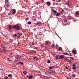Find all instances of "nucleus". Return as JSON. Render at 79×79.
<instances>
[{
    "label": "nucleus",
    "instance_id": "1",
    "mask_svg": "<svg viewBox=\"0 0 79 79\" xmlns=\"http://www.w3.org/2000/svg\"><path fill=\"white\" fill-rule=\"evenodd\" d=\"M20 27L19 26H17L15 28V29L16 31H18V30H19Z\"/></svg>",
    "mask_w": 79,
    "mask_h": 79
},
{
    "label": "nucleus",
    "instance_id": "2",
    "mask_svg": "<svg viewBox=\"0 0 79 79\" xmlns=\"http://www.w3.org/2000/svg\"><path fill=\"white\" fill-rule=\"evenodd\" d=\"M45 73L46 75H48V74H52V73L49 71H47L45 72Z\"/></svg>",
    "mask_w": 79,
    "mask_h": 79
},
{
    "label": "nucleus",
    "instance_id": "3",
    "mask_svg": "<svg viewBox=\"0 0 79 79\" xmlns=\"http://www.w3.org/2000/svg\"><path fill=\"white\" fill-rule=\"evenodd\" d=\"M16 10H15V9H12V13H13V15H15V13H16Z\"/></svg>",
    "mask_w": 79,
    "mask_h": 79
},
{
    "label": "nucleus",
    "instance_id": "4",
    "mask_svg": "<svg viewBox=\"0 0 79 79\" xmlns=\"http://www.w3.org/2000/svg\"><path fill=\"white\" fill-rule=\"evenodd\" d=\"M64 58V56L63 55H60L59 57L60 59H62Z\"/></svg>",
    "mask_w": 79,
    "mask_h": 79
},
{
    "label": "nucleus",
    "instance_id": "5",
    "mask_svg": "<svg viewBox=\"0 0 79 79\" xmlns=\"http://www.w3.org/2000/svg\"><path fill=\"white\" fill-rule=\"evenodd\" d=\"M21 58V56L19 55H17L15 56V58H16L17 59H18V58Z\"/></svg>",
    "mask_w": 79,
    "mask_h": 79
},
{
    "label": "nucleus",
    "instance_id": "6",
    "mask_svg": "<svg viewBox=\"0 0 79 79\" xmlns=\"http://www.w3.org/2000/svg\"><path fill=\"white\" fill-rule=\"evenodd\" d=\"M72 53H73V54H76L77 52L76 50H73L72 51Z\"/></svg>",
    "mask_w": 79,
    "mask_h": 79
},
{
    "label": "nucleus",
    "instance_id": "7",
    "mask_svg": "<svg viewBox=\"0 0 79 79\" xmlns=\"http://www.w3.org/2000/svg\"><path fill=\"white\" fill-rule=\"evenodd\" d=\"M19 63H20V61H19V60H18L16 62V64H18Z\"/></svg>",
    "mask_w": 79,
    "mask_h": 79
},
{
    "label": "nucleus",
    "instance_id": "8",
    "mask_svg": "<svg viewBox=\"0 0 79 79\" xmlns=\"http://www.w3.org/2000/svg\"><path fill=\"white\" fill-rule=\"evenodd\" d=\"M46 3L47 5H51V2H46Z\"/></svg>",
    "mask_w": 79,
    "mask_h": 79
},
{
    "label": "nucleus",
    "instance_id": "9",
    "mask_svg": "<svg viewBox=\"0 0 79 79\" xmlns=\"http://www.w3.org/2000/svg\"><path fill=\"white\" fill-rule=\"evenodd\" d=\"M52 11H53V13H55L56 14L57 13V12L56 11V10H54L53 9L52 10Z\"/></svg>",
    "mask_w": 79,
    "mask_h": 79
},
{
    "label": "nucleus",
    "instance_id": "10",
    "mask_svg": "<svg viewBox=\"0 0 79 79\" xmlns=\"http://www.w3.org/2000/svg\"><path fill=\"white\" fill-rule=\"evenodd\" d=\"M42 24V23L41 22H38L36 24V25L37 26H40Z\"/></svg>",
    "mask_w": 79,
    "mask_h": 79
},
{
    "label": "nucleus",
    "instance_id": "11",
    "mask_svg": "<svg viewBox=\"0 0 79 79\" xmlns=\"http://www.w3.org/2000/svg\"><path fill=\"white\" fill-rule=\"evenodd\" d=\"M8 28L9 30H11V28H12V27L11 25H9L8 26Z\"/></svg>",
    "mask_w": 79,
    "mask_h": 79
},
{
    "label": "nucleus",
    "instance_id": "12",
    "mask_svg": "<svg viewBox=\"0 0 79 79\" xmlns=\"http://www.w3.org/2000/svg\"><path fill=\"white\" fill-rule=\"evenodd\" d=\"M33 77V76L32 75H30L29 76V77L28 78V79H31Z\"/></svg>",
    "mask_w": 79,
    "mask_h": 79
},
{
    "label": "nucleus",
    "instance_id": "13",
    "mask_svg": "<svg viewBox=\"0 0 79 79\" xmlns=\"http://www.w3.org/2000/svg\"><path fill=\"white\" fill-rule=\"evenodd\" d=\"M61 15V14L59 13H58L56 15V16H60Z\"/></svg>",
    "mask_w": 79,
    "mask_h": 79
},
{
    "label": "nucleus",
    "instance_id": "14",
    "mask_svg": "<svg viewBox=\"0 0 79 79\" xmlns=\"http://www.w3.org/2000/svg\"><path fill=\"white\" fill-rule=\"evenodd\" d=\"M16 26L17 25H16L13 26L12 27V29H15L16 27Z\"/></svg>",
    "mask_w": 79,
    "mask_h": 79
},
{
    "label": "nucleus",
    "instance_id": "15",
    "mask_svg": "<svg viewBox=\"0 0 79 79\" xmlns=\"http://www.w3.org/2000/svg\"><path fill=\"white\" fill-rule=\"evenodd\" d=\"M75 15H79V12L78 11H77L75 12Z\"/></svg>",
    "mask_w": 79,
    "mask_h": 79
},
{
    "label": "nucleus",
    "instance_id": "16",
    "mask_svg": "<svg viewBox=\"0 0 79 79\" xmlns=\"http://www.w3.org/2000/svg\"><path fill=\"white\" fill-rule=\"evenodd\" d=\"M52 74H55V72L53 70H52L51 71V73Z\"/></svg>",
    "mask_w": 79,
    "mask_h": 79
},
{
    "label": "nucleus",
    "instance_id": "17",
    "mask_svg": "<svg viewBox=\"0 0 79 79\" xmlns=\"http://www.w3.org/2000/svg\"><path fill=\"white\" fill-rule=\"evenodd\" d=\"M33 60H38V58L36 57H34L33 58Z\"/></svg>",
    "mask_w": 79,
    "mask_h": 79
},
{
    "label": "nucleus",
    "instance_id": "18",
    "mask_svg": "<svg viewBox=\"0 0 79 79\" xmlns=\"http://www.w3.org/2000/svg\"><path fill=\"white\" fill-rule=\"evenodd\" d=\"M59 51H60L61 50H62V48L61 47H60L59 48V50H58Z\"/></svg>",
    "mask_w": 79,
    "mask_h": 79
},
{
    "label": "nucleus",
    "instance_id": "19",
    "mask_svg": "<svg viewBox=\"0 0 79 79\" xmlns=\"http://www.w3.org/2000/svg\"><path fill=\"white\" fill-rule=\"evenodd\" d=\"M45 45H48V41H46Z\"/></svg>",
    "mask_w": 79,
    "mask_h": 79
},
{
    "label": "nucleus",
    "instance_id": "20",
    "mask_svg": "<svg viewBox=\"0 0 79 79\" xmlns=\"http://www.w3.org/2000/svg\"><path fill=\"white\" fill-rule=\"evenodd\" d=\"M10 42L12 43V42H13V40H12V39H10L9 40Z\"/></svg>",
    "mask_w": 79,
    "mask_h": 79
},
{
    "label": "nucleus",
    "instance_id": "21",
    "mask_svg": "<svg viewBox=\"0 0 79 79\" xmlns=\"http://www.w3.org/2000/svg\"><path fill=\"white\" fill-rule=\"evenodd\" d=\"M72 77H76V75L74 74H73L72 75Z\"/></svg>",
    "mask_w": 79,
    "mask_h": 79
},
{
    "label": "nucleus",
    "instance_id": "22",
    "mask_svg": "<svg viewBox=\"0 0 79 79\" xmlns=\"http://www.w3.org/2000/svg\"><path fill=\"white\" fill-rule=\"evenodd\" d=\"M69 2L68 1L67 3L66 4L68 5V6H69Z\"/></svg>",
    "mask_w": 79,
    "mask_h": 79
},
{
    "label": "nucleus",
    "instance_id": "23",
    "mask_svg": "<svg viewBox=\"0 0 79 79\" xmlns=\"http://www.w3.org/2000/svg\"><path fill=\"white\" fill-rule=\"evenodd\" d=\"M23 34V33H19V37H20V36H21Z\"/></svg>",
    "mask_w": 79,
    "mask_h": 79
},
{
    "label": "nucleus",
    "instance_id": "24",
    "mask_svg": "<svg viewBox=\"0 0 79 79\" xmlns=\"http://www.w3.org/2000/svg\"><path fill=\"white\" fill-rule=\"evenodd\" d=\"M64 22H66V21H67V19H66V18L64 19Z\"/></svg>",
    "mask_w": 79,
    "mask_h": 79
},
{
    "label": "nucleus",
    "instance_id": "25",
    "mask_svg": "<svg viewBox=\"0 0 79 79\" xmlns=\"http://www.w3.org/2000/svg\"><path fill=\"white\" fill-rule=\"evenodd\" d=\"M32 23L31 21H29L28 22V24H31Z\"/></svg>",
    "mask_w": 79,
    "mask_h": 79
},
{
    "label": "nucleus",
    "instance_id": "26",
    "mask_svg": "<svg viewBox=\"0 0 79 79\" xmlns=\"http://www.w3.org/2000/svg\"><path fill=\"white\" fill-rule=\"evenodd\" d=\"M53 67H54V66H51V67H49V69H52V68H53Z\"/></svg>",
    "mask_w": 79,
    "mask_h": 79
},
{
    "label": "nucleus",
    "instance_id": "27",
    "mask_svg": "<svg viewBox=\"0 0 79 79\" xmlns=\"http://www.w3.org/2000/svg\"><path fill=\"white\" fill-rule=\"evenodd\" d=\"M8 76L9 77H12V74H9L8 75Z\"/></svg>",
    "mask_w": 79,
    "mask_h": 79
},
{
    "label": "nucleus",
    "instance_id": "28",
    "mask_svg": "<svg viewBox=\"0 0 79 79\" xmlns=\"http://www.w3.org/2000/svg\"><path fill=\"white\" fill-rule=\"evenodd\" d=\"M23 73L24 74H25V75H26V74H27V72H26V71L24 72H23Z\"/></svg>",
    "mask_w": 79,
    "mask_h": 79
},
{
    "label": "nucleus",
    "instance_id": "29",
    "mask_svg": "<svg viewBox=\"0 0 79 79\" xmlns=\"http://www.w3.org/2000/svg\"><path fill=\"white\" fill-rule=\"evenodd\" d=\"M64 54L65 55H68V54L67 52L64 53Z\"/></svg>",
    "mask_w": 79,
    "mask_h": 79
},
{
    "label": "nucleus",
    "instance_id": "30",
    "mask_svg": "<svg viewBox=\"0 0 79 79\" xmlns=\"http://www.w3.org/2000/svg\"><path fill=\"white\" fill-rule=\"evenodd\" d=\"M73 67H76V64H74L73 65Z\"/></svg>",
    "mask_w": 79,
    "mask_h": 79
},
{
    "label": "nucleus",
    "instance_id": "31",
    "mask_svg": "<svg viewBox=\"0 0 79 79\" xmlns=\"http://www.w3.org/2000/svg\"><path fill=\"white\" fill-rule=\"evenodd\" d=\"M8 77L7 76H5L4 77V79H8Z\"/></svg>",
    "mask_w": 79,
    "mask_h": 79
},
{
    "label": "nucleus",
    "instance_id": "32",
    "mask_svg": "<svg viewBox=\"0 0 79 79\" xmlns=\"http://www.w3.org/2000/svg\"><path fill=\"white\" fill-rule=\"evenodd\" d=\"M59 56V55L56 56V60H58V56Z\"/></svg>",
    "mask_w": 79,
    "mask_h": 79
},
{
    "label": "nucleus",
    "instance_id": "33",
    "mask_svg": "<svg viewBox=\"0 0 79 79\" xmlns=\"http://www.w3.org/2000/svg\"><path fill=\"white\" fill-rule=\"evenodd\" d=\"M51 63V61L50 60H49L48 61V63Z\"/></svg>",
    "mask_w": 79,
    "mask_h": 79
},
{
    "label": "nucleus",
    "instance_id": "34",
    "mask_svg": "<svg viewBox=\"0 0 79 79\" xmlns=\"http://www.w3.org/2000/svg\"><path fill=\"white\" fill-rule=\"evenodd\" d=\"M8 61H11V60L9 58H8L7 59Z\"/></svg>",
    "mask_w": 79,
    "mask_h": 79
},
{
    "label": "nucleus",
    "instance_id": "35",
    "mask_svg": "<svg viewBox=\"0 0 79 79\" xmlns=\"http://www.w3.org/2000/svg\"><path fill=\"white\" fill-rule=\"evenodd\" d=\"M46 79H50V77H46Z\"/></svg>",
    "mask_w": 79,
    "mask_h": 79
},
{
    "label": "nucleus",
    "instance_id": "36",
    "mask_svg": "<svg viewBox=\"0 0 79 79\" xmlns=\"http://www.w3.org/2000/svg\"><path fill=\"white\" fill-rule=\"evenodd\" d=\"M8 0H6L5 3H8Z\"/></svg>",
    "mask_w": 79,
    "mask_h": 79
},
{
    "label": "nucleus",
    "instance_id": "37",
    "mask_svg": "<svg viewBox=\"0 0 79 79\" xmlns=\"http://www.w3.org/2000/svg\"><path fill=\"white\" fill-rule=\"evenodd\" d=\"M73 68L74 69H75H75H76V68L75 67H73Z\"/></svg>",
    "mask_w": 79,
    "mask_h": 79
},
{
    "label": "nucleus",
    "instance_id": "38",
    "mask_svg": "<svg viewBox=\"0 0 79 79\" xmlns=\"http://www.w3.org/2000/svg\"><path fill=\"white\" fill-rule=\"evenodd\" d=\"M56 48H58V47H59V46L58 45H56Z\"/></svg>",
    "mask_w": 79,
    "mask_h": 79
},
{
    "label": "nucleus",
    "instance_id": "39",
    "mask_svg": "<svg viewBox=\"0 0 79 79\" xmlns=\"http://www.w3.org/2000/svg\"><path fill=\"white\" fill-rule=\"evenodd\" d=\"M13 36H14V37H16V36H17V35H16V34L14 35H13Z\"/></svg>",
    "mask_w": 79,
    "mask_h": 79
},
{
    "label": "nucleus",
    "instance_id": "40",
    "mask_svg": "<svg viewBox=\"0 0 79 79\" xmlns=\"http://www.w3.org/2000/svg\"><path fill=\"white\" fill-rule=\"evenodd\" d=\"M20 63L21 64H22V65L23 64V63L22 62H20Z\"/></svg>",
    "mask_w": 79,
    "mask_h": 79
},
{
    "label": "nucleus",
    "instance_id": "41",
    "mask_svg": "<svg viewBox=\"0 0 79 79\" xmlns=\"http://www.w3.org/2000/svg\"><path fill=\"white\" fill-rule=\"evenodd\" d=\"M10 55H12V54H13V52H11L10 53Z\"/></svg>",
    "mask_w": 79,
    "mask_h": 79
},
{
    "label": "nucleus",
    "instance_id": "42",
    "mask_svg": "<svg viewBox=\"0 0 79 79\" xmlns=\"http://www.w3.org/2000/svg\"><path fill=\"white\" fill-rule=\"evenodd\" d=\"M7 7H8V6H9V4H7Z\"/></svg>",
    "mask_w": 79,
    "mask_h": 79
},
{
    "label": "nucleus",
    "instance_id": "43",
    "mask_svg": "<svg viewBox=\"0 0 79 79\" xmlns=\"http://www.w3.org/2000/svg\"><path fill=\"white\" fill-rule=\"evenodd\" d=\"M67 79H72L71 78H70L69 77H67Z\"/></svg>",
    "mask_w": 79,
    "mask_h": 79
},
{
    "label": "nucleus",
    "instance_id": "44",
    "mask_svg": "<svg viewBox=\"0 0 79 79\" xmlns=\"http://www.w3.org/2000/svg\"><path fill=\"white\" fill-rule=\"evenodd\" d=\"M1 53H3V52H4V51H1Z\"/></svg>",
    "mask_w": 79,
    "mask_h": 79
},
{
    "label": "nucleus",
    "instance_id": "45",
    "mask_svg": "<svg viewBox=\"0 0 79 79\" xmlns=\"http://www.w3.org/2000/svg\"><path fill=\"white\" fill-rule=\"evenodd\" d=\"M10 14H9V13L8 14V16H10Z\"/></svg>",
    "mask_w": 79,
    "mask_h": 79
},
{
    "label": "nucleus",
    "instance_id": "46",
    "mask_svg": "<svg viewBox=\"0 0 79 79\" xmlns=\"http://www.w3.org/2000/svg\"><path fill=\"white\" fill-rule=\"evenodd\" d=\"M69 63H71V61H69Z\"/></svg>",
    "mask_w": 79,
    "mask_h": 79
},
{
    "label": "nucleus",
    "instance_id": "47",
    "mask_svg": "<svg viewBox=\"0 0 79 79\" xmlns=\"http://www.w3.org/2000/svg\"><path fill=\"white\" fill-rule=\"evenodd\" d=\"M66 69H68V67H66Z\"/></svg>",
    "mask_w": 79,
    "mask_h": 79
},
{
    "label": "nucleus",
    "instance_id": "48",
    "mask_svg": "<svg viewBox=\"0 0 79 79\" xmlns=\"http://www.w3.org/2000/svg\"><path fill=\"white\" fill-rule=\"evenodd\" d=\"M41 47H43V45H42V44H41Z\"/></svg>",
    "mask_w": 79,
    "mask_h": 79
},
{
    "label": "nucleus",
    "instance_id": "49",
    "mask_svg": "<svg viewBox=\"0 0 79 79\" xmlns=\"http://www.w3.org/2000/svg\"><path fill=\"white\" fill-rule=\"evenodd\" d=\"M3 47H4V48H6V46H4Z\"/></svg>",
    "mask_w": 79,
    "mask_h": 79
},
{
    "label": "nucleus",
    "instance_id": "50",
    "mask_svg": "<svg viewBox=\"0 0 79 79\" xmlns=\"http://www.w3.org/2000/svg\"><path fill=\"white\" fill-rule=\"evenodd\" d=\"M41 2H44V0H41Z\"/></svg>",
    "mask_w": 79,
    "mask_h": 79
},
{
    "label": "nucleus",
    "instance_id": "51",
    "mask_svg": "<svg viewBox=\"0 0 79 79\" xmlns=\"http://www.w3.org/2000/svg\"><path fill=\"white\" fill-rule=\"evenodd\" d=\"M43 76H44V77H47V76H44V75Z\"/></svg>",
    "mask_w": 79,
    "mask_h": 79
},
{
    "label": "nucleus",
    "instance_id": "52",
    "mask_svg": "<svg viewBox=\"0 0 79 79\" xmlns=\"http://www.w3.org/2000/svg\"><path fill=\"white\" fill-rule=\"evenodd\" d=\"M62 11H63H63H64V10H62Z\"/></svg>",
    "mask_w": 79,
    "mask_h": 79
},
{
    "label": "nucleus",
    "instance_id": "53",
    "mask_svg": "<svg viewBox=\"0 0 79 79\" xmlns=\"http://www.w3.org/2000/svg\"><path fill=\"white\" fill-rule=\"evenodd\" d=\"M32 45H34V43H33Z\"/></svg>",
    "mask_w": 79,
    "mask_h": 79
},
{
    "label": "nucleus",
    "instance_id": "54",
    "mask_svg": "<svg viewBox=\"0 0 79 79\" xmlns=\"http://www.w3.org/2000/svg\"><path fill=\"white\" fill-rule=\"evenodd\" d=\"M26 77H27H27H28V76H26Z\"/></svg>",
    "mask_w": 79,
    "mask_h": 79
},
{
    "label": "nucleus",
    "instance_id": "55",
    "mask_svg": "<svg viewBox=\"0 0 79 79\" xmlns=\"http://www.w3.org/2000/svg\"><path fill=\"white\" fill-rule=\"evenodd\" d=\"M61 0H59V2H61Z\"/></svg>",
    "mask_w": 79,
    "mask_h": 79
},
{
    "label": "nucleus",
    "instance_id": "56",
    "mask_svg": "<svg viewBox=\"0 0 79 79\" xmlns=\"http://www.w3.org/2000/svg\"><path fill=\"white\" fill-rule=\"evenodd\" d=\"M53 1H55L56 0H52Z\"/></svg>",
    "mask_w": 79,
    "mask_h": 79
},
{
    "label": "nucleus",
    "instance_id": "57",
    "mask_svg": "<svg viewBox=\"0 0 79 79\" xmlns=\"http://www.w3.org/2000/svg\"><path fill=\"white\" fill-rule=\"evenodd\" d=\"M69 58H72L71 57H69Z\"/></svg>",
    "mask_w": 79,
    "mask_h": 79
},
{
    "label": "nucleus",
    "instance_id": "58",
    "mask_svg": "<svg viewBox=\"0 0 79 79\" xmlns=\"http://www.w3.org/2000/svg\"><path fill=\"white\" fill-rule=\"evenodd\" d=\"M0 70H1V69H0Z\"/></svg>",
    "mask_w": 79,
    "mask_h": 79
},
{
    "label": "nucleus",
    "instance_id": "59",
    "mask_svg": "<svg viewBox=\"0 0 79 79\" xmlns=\"http://www.w3.org/2000/svg\"><path fill=\"white\" fill-rule=\"evenodd\" d=\"M27 19H29V18H27Z\"/></svg>",
    "mask_w": 79,
    "mask_h": 79
}]
</instances>
